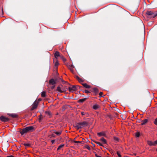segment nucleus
Listing matches in <instances>:
<instances>
[{
    "label": "nucleus",
    "instance_id": "23",
    "mask_svg": "<svg viewBox=\"0 0 157 157\" xmlns=\"http://www.w3.org/2000/svg\"><path fill=\"white\" fill-rule=\"evenodd\" d=\"M57 90L60 92H62V91L61 90V88L59 86H58L57 87Z\"/></svg>",
    "mask_w": 157,
    "mask_h": 157
},
{
    "label": "nucleus",
    "instance_id": "36",
    "mask_svg": "<svg viewBox=\"0 0 157 157\" xmlns=\"http://www.w3.org/2000/svg\"><path fill=\"white\" fill-rule=\"evenodd\" d=\"M55 140H52L51 141V142L52 143V144H53L55 142Z\"/></svg>",
    "mask_w": 157,
    "mask_h": 157
},
{
    "label": "nucleus",
    "instance_id": "28",
    "mask_svg": "<svg viewBox=\"0 0 157 157\" xmlns=\"http://www.w3.org/2000/svg\"><path fill=\"white\" fill-rule=\"evenodd\" d=\"M95 143L97 144L98 145L100 146H102V144H101L100 143L98 142H96Z\"/></svg>",
    "mask_w": 157,
    "mask_h": 157
},
{
    "label": "nucleus",
    "instance_id": "16",
    "mask_svg": "<svg viewBox=\"0 0 157 157\" xmlns=\"http://www.w3.org/2000/svg\"><path fill=\"white\" fill-rule=\"evenodd\" d=\"M99 107V106L97 104H95L93 106V108L94 109H98Z\"/></svg>",
    "mask_w": 157,
    "mask_h": 157
},
{
    "label": "nucleus",
    "instance_id": "40",
    "mask_svg": "<svg viewBox=\"0 0 157 157\" xmlns=\"http://www.w3.org/2000/svg\"><path fill=\"white\" fill-rule=\"evenodd\" d=\"M102 92H100L99 93V95L100 96H101L102 95Z\"/></svg>",
    "mask_w": 157,
    "mask_h": 157
},
{
    "label": "nucleus",
    "instance_id": "42",
    "mask_svg": "<svg viewBox=\"0 0 157 157\" xmlns=\"http://www.w3.org/2000/svg\"><path fill=\"white\" fill-rule=\"evenodd\" d=\"M63 60L64 61H66V59L64 58H63Z\"/></svg>",
    "mask_w": 157,
    "mask_h": 157
},
{
    "label": "nucleus",
    "instance_id": "9",
    "mask_svg": "<svg viewBox=\"0 0 157 157\" xmlns=\"http://www.w3.org/2000/svg\"><path fill=\"white\" fill-rule=\"evenodd\" d=\"M49 82L50 84H52V85H54L56 84L55 81L53 79H52L50 80L49 81Z\"/></svg>",
    "mask_w": 157,
    "mask_h": 157
},
{
    "label": "nucleus",
    "instance_id": "14",
    "mask_svg": "<svg viewBox=\"0 0 157 157\" xmlns=\"http://www.w3.org/2000/svg\"><path fill=\"white\" fill-rule=\"evenodd\" d=\"M82 85L86 88L89 89L90 88V86L86 83H82Z\"/></svg>",
    "mask_w": 157,
    "mask_h": 157
},
{
    "label": "nucleus",
    "instance_id": "11",
    "mask_svg": "<svg viewBox=\"0 0 157 157\" xmlns=\"http://www.w3.org/2000/svg\"><path fill=\"white\" fill-rule=\"evenodd\" d=\"M147 144L148 145L150 146H154L153 142L150 140H148L147 141Z\"/></svg>",
    "mask_w": 157,
    "mask_h": 157
},
{
    "label": "nucleus",
    "instance_id": "29",
    "mask_svg": "<svg viewBox=\"0 0 157 157\" xmlns=\"http://www.w3.org/2000/svg\"><path fill=\"white\" fill-rule=\"evenodd\" d=\"M78 81L79 82L81 83L82 82H84V80L80 78L78 80Z\"/></svg>",
    "mask_w": 157,
    "mask_h": 157
},
{
    "label": "nucleus",
    "instance_id": "33",
    "mask_svg": "<svg viewBox=\"0 0 157 157\" xmlns=\"http://www.w3.org/2000/svg\"><path fill=\"white\" fill-rule=\"evenodd\" d=\"M117 153L119 157H121V155L118 151H117Z\"/></svg>",
    "mask_w": 157,
    "mask_h": 157
},
{
    "label": "nucleus",
    "instance_id": "45",
    "mask_svg": "<svg viewBox=\"0 0 157 157\" xmlns=\"http://www.w3.org/2000/svg\"><path fill=\"white\" fill-rule=\"evenodd\" d=\"M0 157H1V156H0Z\"/></svg>",
    "mask_w": 157,
    "mask_h": 157
},
{
    "label": "nucleus",
    "instance_id": "20",
    "mask_svg": "<svg viewBox=\"0 0 157 157\" xmlns=\"http://www.w3.org/2000/svg\"><path fill=\"white\" fill-rule=\"evenodd\" d=\"M10 116L13 118H15L17 117V115L15 114H11Z\"/></svg>",
    "mask_w": 157,
    "mask_h": 157
},
{
    "label": "nucleus",
    "instance_id": "8",
    "mask_svg": "<svg viewBox=\"0 0 157 157\" xmlns=\"http://www.w3.org/2000/svg\"><path fill=\"white\" fill-rule=\"evenodd\" d=\"M60 56V55L59 52L56 51L54 54V56L56 59H57Z\"/></svg>",
    "mask_w": 157,
    "mask_h": 157
},
{
    "label": "nucleus",
    "instance_id": "2",
    "mask_svg": "<svg viewBox=\"0 0 157 157\" xmlns=\"http://www.w3.org/2000/svg\"><path fill=\"white\" fill-rule=\"evenodd\" d=\"M34 130V128L32 126L27 127L23 128L20 133L21 135H23L28 132L33 131Z\"/></svg>",
    "mask_w": 157,
    "mask_h": 157
},
{
    "label": "nucleus",
    "instance_id": "30",
    "mask_svg": "<svg viewBox=\"0 0 157 157\" xmlns=\"http://www.w3.org/2000/svg\"><path fill=\"white\" fill-rule=\"evenodd\" d=\"M94 153L96 157H101V156L98 155L95 152H94Z\"/></svg>",
    "mask_w": 157,
    "mask_h": 157
},
{
    "label": "nucleus",
    "instance_id": "26",
    "mask_svg": "<svg viewBox=\"0 0 157 157\" xmlns=\"http://www.w3.org/2000/svg\"><path fill=\"white\" fill-rule=\"evenodd\" d=\"M135 136L137 137H138L140 136V133L139 132H137L135 134Z\"/></svg>",
    "mask_w": 157,
    "mask_h": 157
},
{
    "label": "nucleus",
    "instance_id": "37",
    "mask_svg": "<svg viewBox=\"0 0 157 157\" xmlns=\"http://www.w3.org/2000/svg\"><path fill=\"white\" fill-rule=\"evenodd\" d=\"M76 78L77 79L78 81L79 79L80 78L78 76H76Z\"/></svg>",
    "mask_w": 157,
    "mask_h": 157
},
{
    "label": "nucleus",
    "instance_id": "12",
    "mask_svg": "<svg viewBox=\"0 0 157 157\" xmlns=\"http://www.w3.org/2000/svg\"><path fill=\"white\" fill-rule=\"evenodd\" d=\"M148 121V120L147 119H145L143 121H142V123H141V124L142 125H143L145 124Z\"/></svg>",
    "mask_w": 157,
    "mask_h": 157
},
{
    "label": "nucleus",
    "instance_id": "15",
    "mask_svg": "<svg viewBox=\"0 0 157 157\" xmlns=\"http://www.w3.org/2000/svg\"><path fill=\"white\" fill-rule=\"evenodd\" d=\"M81 115L82 116L85 115L86 117H87L89 116V114L87 113L82 112L81 113Z\"/></svg>",
    "mask_w": 157,
    "mask_h": 157
},
{
    "label": "nucleus",
    "instance_id": "41",
    "mask_svg": "<svg viewBox=\"0 0 157 157\" xmlns=\"http://www.w3.org/2000/svg\"><path fill=\"white\" fill-rule=\"evenodd\" d=\"M60 57V58L62 59L64 58L63 56H61V55H60V56H59Z\"/></svg>",
    "mask_w": 157,
    "mask_h": 157
},
{
    "label": "nucleus",
    "instance_id": "5",
    "mask_svg": "<svg viewBox=\"0 0 157 157\" xmlns=\"http://www.w3.org/2000/svg\"><path fill=\"white\" fill-rule=\"evenodd\" d=\"M70 92H73L77 90V88L75 86H73L71 87H70L68 88Z\"/></svg>",
    "mask_w": 157,
    "mask_h": 157
},
{
    "label": "nucleus",
    "instance_id": "43",
    "mask_svg": "<svg viewBox=\"0 0 157 157\" xmlns=\"http://www.w3.org/2000/svg\"><path fill=\"white\" fill-rule=\"evenodd\" d=\"M8 157H13L12 156H8Z\"/></svg>",
    "mask_w": 157,
    "mask_h": 157
},
{
    "label": "nucleus",
    "instance_id": "22",
    "mask_svg": "<svg viewBox=\"0 0 157 157\" xmlns=\"http://www.w3.org/2000/svg\"><path fill=\"white\" fill-rule=\"evenodd\" d=\"M113 139H114V141L116 142H118L119 141V138L117 137H115V136L114 137Z\"/></svg>",
    "mask_w": 157,
    "mask_h": 157
},
{
    "label": "nucleus",
    "instance_id": "17",
    "mask_svg": "<svg viewBox=\"0 0 157 157\" xmlns=\"http://www.w3.org/2000/svg\"><path fill=\"white\" fill-rule=\"evenodd\" d=\"M41 96L43 98L45 97L46 96V92L45 91H43L41 94Z\"/></svg>",
    "mask_w": 157,
    "mask_h": 157
},
{
    "label": "nucleus",
    "instance_id": "27",
    "mask_svg": "<svg viewBox=\"0 0 157 157\" xmlns=\"http://www.w3.org/2000/svg\"><path fill=\"white\" fill-rule=\"evenodd\" d=\"M59 62H58V61L57 60L55 63V67H57L59 65Z\"/></svg>",
    "mask_w": 157,
    "mask_h": 157
},
{
    "label": "nucleus",
    "instance_id": "10",
    "mask_svg": "<svg viewBox=\"0 0 157 157\" xmlns=\"http://www.w3.org/2000/svg\"><path fill=\"white\" fill-rule=\"evenodd\" d=\"M68 68L69 69L72 71V72L73 71V69L74 68V66L72 65H69L68 66Z\"/></svg>",
    "mask_w": 157,
    "mask_h": 157
},
{
    "label": "nucleus",
    "instance_id": "4",
    "mask_svg": "<svg viewBox=\"0 0 157 157\" xmlns=\"http://www.w3.org/2000/svg\"><path fill=\"white\" fill-rule=\"evenodd\" d=\"M38 103V101H35V102L33 103V104L32 105V108L31 109V110H33L37 108V106Z\"/></svg>",
    "mask_w": 157,
    "mask_h": 157
},
{
    "label": "nucleus",
    "instance_id": "24",
    "mask_svg": "<svg viewBox=\"0 0 157 157\" xmlns=\"http://www.w3.org/2000/svg\"><path fill=\"white\" fill-rule=\"evenodd\" d=\"M74 142L76 143H79V144H83V142L82 141H74Z\"/></svg>",
    "mask_w": 157,
    "mask_h": 157
},
{
    "label": "nucleus",
    "instance_id": "31",
    "mask_svg": "<svg viewBox=\"0 0 157 157\" xmlns=\"http://www.w3.org/2000/svg\"><path fill=\"white\" fill-rule=\"evenodd\" d=\"M154 123L155 124L157 125V117L155 120Z\"/></svg>",
    "mask_w": 157,
    "mask_h": 157
},
{
    "label": "nucleus",
    "instance_id": "35",
    "mask_svg": "<svg viewBox=\"0 0 157 157\" xmlns=\"http://www.w3.org/2000/svg\"><path fill=\"white\" fill-rule=\"evenodd\" d=\"M51 137H53V138H55V135L52 134L51 135Z\"/></svg>",
    "mask_w": 157,
    "mask_h": 157
},
{
    "label": "nucleus",
    "instance_id": "3",
    "mask_svg": "<svg viewBox=\"0 0 157 157\" xmlns=\"http://www.w3.org/2000/svg\"><path fill=\"white\" fill-rule=\"evenodd\" d=\"M146 14L150 16L151 17L154 18L156 16L157 14L151 11H147L146 13Z\"/></svg>",
    "mask_w": 157,
    "mask_h": 157
},
{
    "label": "nucleus",
    "instance_id": "44",
    "mask_svg": "<svg viewBox=\"0 0 157 157\" xmlns=\"http://www.w3.org/2000/svg\"><path fill=\"white\" fill-rule=\"evenodd\" d=\"M156 151H157V149H156Z\"/></svg>",
    "mask_w": 157,
    "mask_h": 157
},
{
    "label": "nucleus",
    "instance_id": "38",
    "mask_svg": "<svg viewBox=\"0 0 157 157\" xmlns=\"http://www.w3.org/2000/svg\"><path fill=\"white\" fill-rule=\"evenodd\" d=\"M76 78L77 79L78 81L79 79L80 78L78 76H76Z\"/></svg>",
    "mask_w": 157,
    "mask_h": 157
},
{
    "label": "nucleus",
    "instance_id": "18",
    "mask_svg": "<svg viewBox=\"0 0 157 157\" xmlns=\"http://www.w3.org/2000/svg\"><path fill=\"white\" fill-rule=\"evenodd\" d=\"M100 140L102 141L103 144H106V141L105 139L104 138H101Z\"/></svg>",
    "mask_w": 157,
    "mask_h": 157
},
{
    "label": "nucleus",
    "instance_id": "19",
    "mask_svg": "<svg viewBox=\"0 0 157 157\" xmlns=\"http://www.w3.org/2000/svg\"><path fill=\"white\" fill-rule=\"evenodd\" d=\"M64 146V144H60V145L58 147V148L57 149V150H60L61 148L63 147Z\"/></svg>",
    "mask_w": 157,
    "mask_h": 157
},
{
    "label": "nucleus",
    "instance_id": "21",
    "mask_svg": "<svg viewBox=\"0 0 157 157\" xmlns=\"http://www.w3.org/2000/svg\"><path fill=\"white\" fill-rule=\"evenodd\" d=\"M85 100H86V98H85L81 99L78 100V102H79L82 103L83 101H84Z\"/></svg>",
    "mask_w": 157,
    "mask_h": 157
},
{
    "label": "nucleus",
    "instance_id": "13",
    "mask_svg": "<svg viewBox=\"0 0 157 157\" xmlns=\"http://www.w3.org/2000/svg\"><path fill=\"white\" fill-rule=\"evenodd\" d=\"M98 135L99 136H105V133L104 132H100L98 133Z\"/></svg>",
    "mask_w": 157,
    "mask_h": 157
},
{
    "label": "nucleus",
    "instance_id": "1",
    "mask_svg": "<svg viewBox=\"0 0 157 157\" xmlns=\"http://www.w3.org/2000/svg\"><path fill=\"white\" fill-rule=\"evenodd\" d=\"M88 123L86 121H83L82 122L77 123L74 125V127L77 129H78L79 128H82L87 126Z\"/></svg>",
    "mask_w": 157,
    "mask_h": 157
},
{
    "label": "nucleus",
    "instance_id": "34",
    "mask_svg": "<svg viewBox=\"0 0 157 157\" xmlns=\"http://www.w3.org/2000/svg\"><path fill=\"white\" fill-rule=\"evenodd\" d=\"M86 147L89 150H90V147L88 145L86 146Z\"/></svg>",
    "mask_w": 157,
    "mask_h": 157
},
{
    "label": "nucleus",
    "instance_id": "39",
    "mask_svg": "<svg viewBox=\"0 0 157 157\" xmlns=\"http://www.w3.org/2000/svg\"><path fill=\"white\" fill-rule=\"evenodd\" d=\"M85 92L86 93H89V91L88 90H85Z\"/></svg>",
    "mask_w": 157,
    "mask_h": 157
},
{
    "label": "nucleus",
    "instance_id": "25",
    "mask_svg": "<svg viewBox=\"0 0 157 157\" xmlns=\"http://www.w3.org/2000/svg\"><path fill=\"white\" fill-rule=\"evenodd\" d=\"M23 144L26 147H29L30 146V145L28 143H24Z\"/></svg>",
    "mask_w": 157,
    "mask_h": 157
},
{
    "label": "nucleus",
    "instance_id": "7",
    "mask_svg": "<svg viewBox=\"0 0 157 157\" xmlns=\"http://www.w3.org/2000/svg\"><path fill=\"white\" fill-rule=\"evenodd\" d=\"M62 132V131L61 130H59L58 131H56V130H53V133L59 136L61 134Z\"/></svg>",
    "mask_w": 157,
    "mask_h": 157
},
{
    "label": "nucleus",
    "instance_id": "32",
    "mask_svg": "<svg viewBox=\"0 0 157 157\" xmlns=\"http://www.w3.org/2000/svg\"><path fill=\"white\" fill-rule=\"evenodd\" d=\"M154 146H156L157 145V140L153 142Z\"/></svg>",
    "mask_w": 157,
    "mask_h": 157
},
{
    "label": "nucleus",
    "instance_id": "6",
    "mask_svg": "<svg viewBox=\"0 0 157 157\" xmlns=\"http://www.w3.org/2000/svg\"><path fill=\"white\" fill-rule=\"evenodd\" d=\"M0 119L3 122H7L9 120V119L6 117H5L3 116H1L0 117Z\"/></svg>",
    "mask_w": 157,
    "mask_h": 157
}]
</instances>
